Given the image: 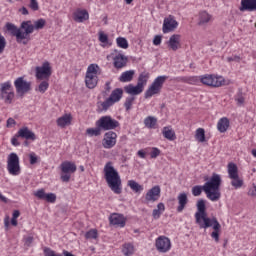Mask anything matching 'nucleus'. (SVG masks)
<instances>
[{
	"mask_svg": "<svg viewBox=\"0 0 256 256\" xmlns=\"http://www.w3.org/2000/svg\"><path fill=\"white\" fill-rule=\"evenodd\" d=\"M197 212L195 213L196 224L199 225L200 229H209L212 227L213 232L211 237L216 243H219V234L221 233V224L217 218H209L207 216V206L205 205V200L200 199L196 204Z\"/></svg>",
	"mask_w": 256,
	"mask_h": 256,
	"instance_id": "f257e3e1",
	"label": "nucleus"
},
{
	"mask_svg": "<svg viewBox=\"0 0 256 256\" xmlns=\"http://www.w3.org/2000/svg\"><path fill=\"white\" fill-rule=\"evenodd\" d=\"M47 21L45 19L40 18L34 22V25L31 24V20L23 21L18 28L13 23H6V29L13 35V37H16L17 43H22L24 39H27L33 31H39L40 29H43L45 27Z\"/></svg>",
	"mask_w": 256,
	"mask_h": 256,
	"instance_id": "f03ea898",
	"label": "nucleus"
},
{
	"mask_svg": "<svg viewBox=\"0 0 256 256\" xmlns=\"http://www.w3.org/2000/svg\"><path fill=\"white\" fill-rule=\"evenodd\" d=\"M221 176L219 174H212L209 181H207L203 186L196 185L192 188V195L194 197H199L201 193H206L207 198L210 201H219L221 199Z\"/></svg>",
	"mask_w": 256,
	"mask_h": 256,
	"instance_id": "7ed1b4c3",
	"label": "nucleus"
},
{
	"mask_svg": "<svg viewBox=\"0 0 256 256\" xmlns=\"http://www.w3.org/2000/svg\"><path fill=\"white\" fill-rule=\"evenodd\" d=\"M104 179L113 193L121 195L123 191V188L121 187V176H119V172L113 167L112 162H108L104 166Z\"/></svg>",
	"mask_w": 256,
	"mask_h": 256,
	"instance_id": "20e7f679",
	"label": "nucleus"
},
{
	"mask_svg": "<svg viewBox=\"0 0 256 256\" xmlns=\"http://www.w3.org/2000/svg\"><path fill=\"white\" fill-rule=\"evenodd\" d=\"M167 79V76H158L145 92V99H149L150 97H153V95H159L161 89H163V84Z\"/></svg>",
	"mask_w": 256,
	"mask_h": 256,
	"instance_id": "39448f33",
	"label": "nucleus"
},
{
	"mask_svg": "<svg viewBox=\"0 0 256 256\" xmlns=\"http://www.w3.org/2000/svg\"><path fill=\"white\" fill-rule=\"evenodd\" d=\"M200 81L203 85H206L207 87H223V85H226L225 78L212 74H206L201 76Z\"/></svg>",
	"mask_w": 256,
	"mask_h": 256,
	"instance_id": "423d86ee",
	"label": "nucleus"
},
{
	"mask_svg": "<svg viewBox=\"0 0 256 256\" xmlns=\"http://www.w3.org/2000/svg\"><path fill=\"white\" fill-rule=\"evenodd\" d=\"M122 98H123V89L121 88L114 89L110 97L106 99V101L101 103V107L103 111H107L109 107H113L115 103H119V101H121Z\"/></svg>",
	"mask_w": 256,
	"mask_h": 256,
	"instance_id": "0eeeda50",
	"label": "nucleus"
},
{
	"mask_svg": "<svg viewBox=\"0 0 256 256\" xmlns=\"http://www.w3.org/2000/svg\"><path fill=\"white\" fill-rule=\"evenodd\" d=\"M0 99H2L6 104L13 103V99H15V92H13V86H11V82L1 84Z\"/></svg>",
	"mask_w": 256,
	"mask_h": 256,
	"instance_id": "6e6552de",
	"label": "nucleus"
},
{
	"mask_svg": "<svg viewBox=\"0 0 256 256\" xmlns=\"http://www.w3.org/2000/svg\"><path fill=\"white\" fill-rule=\"evenodd\" d=\"M96 127H100L102 131H111L119 127V121L111 118V116H102L96 122Z\"/></svg>",
	"mask_w": 256,
	"mask_h": 256,
	"instance_id": "1a4fd4ad",
	"label": "nucleus"
},
{
	"mask_svg": "<svg viewBox=\"0 0 256 256\" xmlns=\"http://www.w3.org/2000/svg\"><path fill=\"white\" fill-rule=\"evenodd\" d=\"M7 170L10 175H19L21 166L19 165V156L16 153H10L7 160Z\"/></svg>",
	"mask_w": 256,
	"mask_h": 256,
	"instance_id": "9d476101",
	"label": "nucleus"
},
{
	"mask_svg": "<svg viewBox=\"0 0 256 256\" xmlns=\"http://www.w3.org/2000/svg\"><path fill=\"white\" fill-rule=\"evenodd\" d=\"M14 86L16 88L17 96L21 98H23L25 93L31 91V82H27L23 77L17 78L14 82Z\"/></svg>",
	"mask_w": 256,
	"mask_h": 256,
	"instance_id": "9b49d317",
	"label": "nucleus"
},
{
	"mask_svg": "<svg viewBox=\"0 0 256 256\" xmlns=\"http://www.w3.org/2000/svg\"><path fill=\"white\" fill-rule=\"evenodd\" d=\"M53 71L51 70V64L49 62H44L42 66L36 67V79L39 81L49 80Z\"/></svg>",
	"mask_w": 256,
	"mask_h": 256,
	"instance_id": "f8f14e48",
	"label": "nucleus"
},
{
	"mask_svg": "<svg viewBox=\"0 0 256 256\" xmlns=\"http://www.w3.org/2000/svg\"><path fill=\"white\" fill-rule=\"evenodd\" d=\"M156 249L159 253H167L171 251V240L166 236H160L155 242Z\"/></svg>",
	"mask_w": 256,
	"mask_h": 256,
	"instance_id": "ddd939ff",
	"label": "nucleus"
},
{
	"mask_svg": "<svg viewBox=\"0 0 256 256\" xmlns=\"http://www.w3.org/2000/svg\"><path fill=\"white\" fill-rule=\"evenodd\" d=\"M102 145L104 149H113L117 145V133L109 131L105 134Z\"/></svg>",
	"mask_w": 256,
	"mask_h": 256,
	"instance_id": "4468645a",
	"label": "nucleus"
},
{
	"mask_svg": "<svg viewBox=\"0 0 256 256\" xmlns=\"http://www.w3.org/2000/svg\"><path fill=\"white\" fill-rule=\"evenodd\" d=\"M166 45L170 51H179L181 49V35L173 34L166 42Z\"/></svg>",
	"mask_w": 256,
	"mask_h": 256,
	"instance_id": "2eb2a0df",
	"label": "nucleus"
},
{
	"mask_svg": "<svg viewBox=\"0 0 256 256\" xmlns=\"http://www.w3.org/2000/svg\"><path fill=\"white\" fill-rule=\"evenodd\" d=\"M159 197H161V187L154 186L145 195L146 201L148 203H155V201H159Z\"/></svg>",
	"mask_w": 256,
	"mask_h": 256,
	"instance_id": "dca6fc26",
	"label": "nucleus"
},
{
	"mask_svg": "<svg viewBox=\"0 0 256 256\" xmlns=\"http://www.w3.org/2000/svg\"><path fill=\"white\" fill-rule=\"evenodd\" d=\"M34 195L37 197V199H41L44 201H47V203H55L57 201V195L54 193H45V189H39L36 192H34Z\"/></svg>",
	"mask_w": 256,
	"mask_h": 256,
	"instance_id": "f3484780",
	"label": "nucleus"
},
{
	"mask_svg": "<svg viewBox=\"0 0 256 256\" xmlns=\"http://www.w3.org/2000/svg\"><path fill=\"white\" fill-rule=\"evenodd\" d=\"M110 225H114V227H125L127 223V219L123 214L113 213L109 216Z\"/></svg>",
	"mask_w": 256,
	"mask_h": 256,
	"instance_id": "a211bd4d",
	"label": "nucleus"
},
{
	"mask_svg": "<svg viewBox=\"0 0 256 256\" xmlns=\"http://www.w3.org/2000/svg\"><path fill=\"white\" fill-rule=\"evenodd\" d=\"M16 137H20L21 139H26V141H35L37 136L31 131L28 127H22L18 130Z\"/></svg>",
	"mask_w": 256,
	"mask_h": 256,
	"instance_id": "6ab92c4d",
	"label": "nucleus"
},
{
	"mask_svg": "<svg viewBox=\"0 0 256 256\" xmlns=\"http://www.w3.org/2000/svg\"><path fill=\"white\" fill-rule=\"evenodd\" d=\"M177 20L173 18V16H169L168 18L164 19L162 31L163 33H171L174 29H177Z\"/></svg>",
	"mask_w": 256,
	"mask_h": 256,
	"instance_id": "aec40b11",
	"label": "nucleus"
},
{
	"mask_svg": "<svg viewBox=\"0 0 256 256\" xmlns=\"http://www.w3.org/2000/svg\"><path fill=\"white\" fill-rule=\"evenodd\" d=\"M73 20L76 23H84V21H89V12L85 9H77L73 13Z\"/></svg>",
	"mask_w": 256,
	"mask_h": 256,
	"instance_id": "412c9836",
	"label": "nucleus"
},
{
	"mask_svg": "<svg viewBox=\"0 0 256 256\" xmlns=\"http://www.w3.org/2000/svg\"><path fill=\"white\" fill-rule=\"evenodd\" d=\"M177 199H178V206L176 211L178 213H183V210L185 209V207H187V204L189 203V198L187 197V193L185 192L180 193Z\"/></svg>",
	"mask_w": 256,
	"mask_h": 256,
	"instance_id": "4be33fe9",
	"label": "nucleus"
},
{
	"mask_svg": "<svg viewBox=\"0 0 256 256\" xmlns=\"http://www.w3.org/2000/svg\"><path fill=\"white\" fill-rule=\"evenodd\" d=\"M240 11H256V0H241Z\"/></svg>",
	"mask_w": 256,
	"mask_h": 256,
	"instance_id": "5701e85b",
	"label": "nucleus"
},
{
	"mask_svg": "<svg viewBox=\"0 0 256 256\" xmlns=\"http://www.w3.org/2000/svg\"><path fill=\"white\" fill-rule=\"evenodd\" d=\"M127 65V56L119 53L114 57V67L116 69H123Z\"/></svg>",
	"mask_w": 256,
	"mask_h": 256,
	"instance_id": "b1692460",
	"label": "nucleus"
},
{
	"mask_svg": "<svg viewBox=\"0 0 256 256\" xmlns=\"http://www.w3.org/2000/svg\"><path fill=\"white\" fill-rule=\"evenodd\" d=\"M60 169L62 173H75L77 171V166L75 163H72L70 161H65L60 165Z\"/></svg>",
	"mask_w": 256,
	"mask_h": 256,
	"instance_id": "393cba45",
	"label": "nucleus"
},
{
	"mask_svg": "<svg viewBox=\"0 0 256 256\" xmlns=\"http://www.w3.org/2000/svg\"><path fill=\"white\" fill-rule=\"evenodd\" d=\"M71 121H73V116H71V114H64L63 116L57 119L56 123L58 127L64 129V127H67V125L71 124Z\"/></svg>",
	"mask_w": 256,
	"mask_h": 256,
	"instance_id": "a878e982",
	"label": "nucleus"
},
{
	"mask_svg": "<svg viewBox=\"0 0 256 256\" xmlns=\"http://www.w3.org/2000/svg\"><path fill=\"white\" fill-rule=\"evenodd\" d=\"M124 91L128 93V95H141L143 93V89L138 84L133 86V84H129L128 86L124 87Z\"/></svg>",
	"mask_w": 256,
	"mask_h": 256,
	"instance_id": "bb28decb",
	"label": "nucleus"
},
{
	"mask_svg": "<svg viewBox=\"0 0 256 256\" xmlns=\"http://www.w3.org/2000/svg\"><path fill=\"white\" fill-rule=\"evenodd\" d=\"M99 81V78L97 77V75H87L85 77V83H86V87H88V89H95V87H97V83Z\"/></svg>",
	"mask_w": 256,
	"mask_h": 256,
	"instance_id": "cd10ccee",
	"label": "nucleus"
},
{
	"mask_svg": "<svg viewBox=\"0 0 256 256\" xmlns=\"http://www.w3.org/2000/svg\"><path fill=\"white\" fill-rule=\"evenodd\" d=\"M135 76V70H128L121 74L119 77L120 83H129L133 81V77Z\"/></svg>",
	"mask_w": 256,
	"mask_h": 256,
	"instance_id": "c85d7f7f",
	"label": "nucleus"
},
{
	"mask_svg": "<svg viewBox=\"0 0 256 256\" xmlns=\"http://www.w3.org/2000/svg\"><path fill=\"white\" fill-rule=\"evenodd\" d=\"M229 179H233L239 176V168L237 164L230 162L227 166Z\"/></svg>",
	"mask_w": 256,
	"mask_h": 256,
	"instance_id": "c756f323",
	"label": "nucleus"
},
{
	"mask_svg": "<svg viewBox=\"0 0 256 256\" xmlns=\"http://www.w3.org/2000/svg\"><path fill=\"white\" fill-rule=\"evenodd\" d=\"M217 129L220 133H225L229 129V119L227 117L221 118L218 121Z\"/></svg>",
	"mask_w": 256,
	"mask_h": 256,
	"instance_id": "7c9ffc66",
	"label": "nucleus"
},
{
	"mask_svg": "<svg viewBox=\"0 0 256 256\" xmlns=\"http://www.w3.org/2000/svg\"><path fill=\"white\" fill-rule=\"evenodd\" d=\"M212 16L211 14H208L207 11H202L199 13V21H198V25H207V23H209V21H211Z\"/></svg>",
	"mask_w": 256,
	"mask_h": 256,
	"instance_id": "2f4dec72",
	"label": "nucleus"
},
{
	"mask_svg": "<svg viewBox=\"0 0 256 256\" xmlns=\"http://www.w3.org/2000/svg\"><path fill=\"white\" fill-rule=\"evenodd\" d=\"M234 100L236 101V105L238 107H243V105H245V93H243V90H238L234 96Z\"/></svg>",
	"mask_w": 256,
	"mask_h": 256,
	"instance_id": "473e14b6",
	"label": "nucleus"
},
{
	"mask_svg": "<svg viewBox=\"0 0 256 256\" xmlns=\"http://www.w3.org/2000/svg\"><path fill=\"white\" fill-rule=\"evenodd\" d=\"M162 133L165 139H168V141H175V139H177L175 131H173V129H171L170 127H164Z\"/></svg>",
	"mask_w": 256,
	"mask_h": 256,
	"instance_id": "72a5a7b5",
	"label": "nucleus"
},
{
	"mask_svg": "<svg viewBox=\"0 0 256 256\" xmlns=\"http://www.w3.org/2000/svg\"><path fill=\"white\" fill-rule=\"evenodd\" d=\"M147 81H149V73L142 72L138 77L137 85L144 89L145 85H147Z\"/></svg>",
	"mask_w": 256,
	"mask_h": 256,
	"instance_id": "f704fd0d",
	"label": "nucleus"
},
{
	"mask_svg": "<svg viewBox=\"0 0 256 256\" xmlns=\"http://www.w3.org/2000/svg\"><path fill=\"white\" fill-rule=\"evenodd\" d=\"M144 125L147 129H155V126L157 125V118L153 116L146 117L144 119Z\"/></svg>",
	"mask_w": 256,
	"mask_h": 256,
	"instance_id": "c9c22d12",
	"label": "nucleus"
},
{
	"mask_svg": "<svg viewBox=\"0 0 256 256\" xmlns=\"http://www.w3.org/2000/svg\"><path fill=\"white\" fill-rule=\"evenodd\" d=\"M128 187H130L134 193H141V191H143V185L137 183L135 180H129Z\"/></svg>",
	"mask_w": 256,
	"mask_h": 256,
	"instance_id": "e433bc0d",
	"label": "nucleus"
},
{
	"mask_svg": "<svg viewBox=\"0 0 256 256\" xmlns=\"http://www.w3.org/2000/svg\"><path fill=\"white\" fill-rule=\"evenodd\" d=\"M230 179L232 180L231 185L232 187H234V189H241V187H243L244 182H243V179L239 177V175L234 176V178H230Z\"/></svg>",
	"mask_w": 256,
	"mask_h": 256,
	"instance_id": "4c0bfd02",
	"label": "nucleus"
},
{
	"mask_svg": "<svg viewBox=\"0 0 256 256\" xmlns=\"http://www.w3.org/2000/svg\"><path fill=\"white\" fill-rule=\"evenodd\" d=\"M122 253L126 256L133 255L135 253V247L131 243L124 244Z\"/></svg>",
	"mask_w": 256,
	"mask_h": 256,
	"instance_id": "58836bf2",
	"label": "nucleus"
},
{
	"mask_svg": "<svg viewBox=\"0 0 256 256\" xmlns=\"http://www.w3.org/2000/svg\"><path fill=\"white\" fill-rule=\"evenodd\" d=\"M101 127L96 126V128H88L86 130V134L89 135V137H99V135H101Z\"/></svg>",
	"mask_w": 256,
	"mask_h": 256,
	"instance_id": "ea45409f",
	"label": "nucleus"
},
{
	"mask_svg": "<svg viewBox=\"0 0 256 256\" xmlns=\"http://www.w3.org/2000/svg\"><path fill=\"white\" fill-rule=\"evenodd\" d=\"M178 81H181L182 83H188L189 85H196V83L199 82V79L195 76L181 77V78L178 79Z\"/></svg>",
	"mask_w": 256,
	"mask_h": 256,
	"instance_id": "a19ab883",
	"label": "nucleus"
},
{
	"mask_svg": "<svg viewBox=\"0 0 256 256\" xmlns=\"http://www.w3.org/2000/svg\"><path fill=\"white\" fill-rule=\"evenodd\" d=\"M195 138L199 141V143H205V129L198 128L196 130Z\"/></svg>",
	"mask_w": 256,
	"mask_h": 256,
	"instance_id": "79ce46f5",
	"label": "nucleus"
},
{
	"mask_svg": "<svg viewBox=\"0 0 256 256\" xmlns=\"http://www.w3.org/2000/svg\"><path fill=\"white\" fill-rule=\"evenodd\" d=\"M116 43L120 49H129V42H127L126 38L118 37Z\"/></svg>",
	"mask_w": 256,
	"mask_h": 256,
	"instance_id": "37998d69",
	"label": "nucleus"
},
{
	"mask_svg": "<svg viewBox=\"0 0 256 256\" xmlns=\"http://www.w3.org/2000/svg\"><path fill=\"white\" fill-rule=\"evenodd\" d=\"M49 89V80L42 81L39 85L36 91H39V93H45Z\"/></svg>",
	"mask_w": 256,
	"mask_h": 256,
	"instance_id": "c03bdc74",
	"label": "nucleus"
},
{
	"mask_svg": "<svg viewBox=\"0 0 256 256\" xmlns=\"http://www.w3.org/2000/svg\"><path fill=\"white\" fill-rule=\"evenodd\" d=\"M133 103H135V96L127 97L124 103V107L126 111H131V107H133Z\"/></svg>",
	"mask_w": 256,
	"mask_h": 256,
	"instance_id": "a18cd8bd",
	"label": "nucleus"
},
{
	"mask_svg": "<svg viewBox=\"0 0 256 256\" xmlns=\"http://www.w3.org/2000/svg\"><path fill=\"white\" fill-rule=\"evenodd\" d=\"M97 68H99L97 64H91L88 66L86 75H97Z\"/></svg>",
	"mask_w": 256,
	"mask_h": 256,
	"instance_id": "49530a36",
	"label": "nucleus"
},
{
	"mask_svg": "<svg viewBox=\"0 0 256 256\" xmlns=\"http://www.w3.org/2000/svg\"><path fill=\"white\" fill-rule=\"evenodd\" d=\"M85 237L87 239H97V230H89L88 232H86Z\"/></svg>",
	"mask_w": 256,
	"mask_h": 256,
	"instance_id": "de8ad7c7",
	"label": "nucleus"
},
{
	"mask_svg": "<svg viewBox=\"0 0 256 256\" xmlns=\"http://www.w3.org/2000/svg\"><path fill=\"white\" fill-rule=\"evenodd\" d=\"M99 41L100 43H109V36L105 34L103 31L99 32Z\"/></svg>",
	"mask_w": 256,
	"mask_h": 256,
	"instance_id": "09e8293b",
	"label": "nucleus"
},
{
	"mask_svg": "<svg viewBox=\"0 0 256 256\" xmlns=\"http://www.w3.org/2000/svg\"><path fill=\"white\" fill-rule=\"evenodd\" d=\"M60 179L63 181V183H69V181H71V174L69 172H61Z\"/></svg>",
	"mask_w": 256,
	"mask_h": 256,
	"instance_id": "8fccbe9b",
	"label": "nucleus"
},
{
	"mask_svg": "<svg viewBox=\"0 0 256 256\" xmlns=\"http://www.w3.org/2000/svg\"><path fill=\"white\" fill-rule=\"evenodd\" d=\"M160 155H161V150H159V148L153 147L150 153L151 159H157V157H159Z\"/></svg>",
	"mask_w": 256,
	"mask_h": 256,
	"instance_id": "3c124183",
	"label": "nucleus"
},
{
	"mask_svg": "<svg viewBox=\"0 0 256 256\" xmlns=\"http://www.w3.org/2000/svg\"><path fill=\"white\" fill-rule=\"evenodd\" d=\"M6 45L7 41L5 40V37L0 33V54L3 53V51H5Z\"/></svg>",
	"mask_w": 256,
	"mask_h": 256,
	"instance_id": "603ef678",
	"label": "nucleus"
},
{
	"mask_svg": "<svg viewBox=\"0 0 256 256\" xmlns=\"http://www.w3.org/2000/svg\"><path fill=\"white\" fill-rule=\"evenodd\" d=\"M29 7L32 11H39V2H37V0H30Z\"/></svg>",
	"mask_w": 256,
	"mask_h": 256,
	"instance_id": "864d4df0",
	"label": "nucleus"
},
{
	"mask_svg": "<svg viewBox=\"0 0 256 256\" xmlns=\"http://www.w3.org/2000/svg\"><path fill=\"white\" fill-rule=\"evenodd\" d=\"M44 255L45 256H61L59 254H56L55 251L51 250V248H45Z\"/></svg>",
	"mask_w": 256,
	"mask_h": 256,
	"instance_id": "5fc2aeb1",
	"label": "nucleus"
},
{
	"mask_svg": "<svg viewBox=\"0 0 256 256\" xmlns=\"http://www.w3.org/2000/svg\"><path fill=\"white\" fill-rule=\"evenodd\" d=\"M163 39V36L161 35H156L153 39V45H161V41Z\"/></svg>",
	"mask_w": 256,
	"mask_h": 256,
	"instance_id": "6e6d98bb",
	"label": "nucleus"
},
{
	"mask_svg": "<svg viewBox=\"0 0 256 256\" xmlns=\"http://www.w3.org/2000/svg\"><path fill=\"white\" fill-rule=\"evenodd\" d=\"M19 136L17 134L12 138L11 143L14 145V147H19L21 143H19Z\"/></svg>",
	"mask_w": 256,
	"mask_h": 256,
	"instance_id": "4d7b16f0",
	"label": "nucleus"
},
{
	"mask_svg": "<svg viewBox=\"0 0 256 256\" xmlns=\"http://www.w3.org/2000/svg\"><path fill=\"white\" fill-rule=\"evenodd\" d=\"M9 225H11V219L9 218V216H6L4 218V227H5L6 231L9 230Z\"/></svg>",
	"mask_w": 256,
	"mask_h": 256,
	"instance_id": "13d9d810",
	"label": "nucleus"
},
{
	"mask_svg": "<svg viewBox=\"0 0 256 256\" xmlns=\"http://www.w3.org/2000/svg\"><path fill=\"white\" fill-rule=\"evenodd\" d=\"M248 195L250 197H256V185L255 184H253V188H250L248 190Z\"/></svg>",
	"mask_w": 256,
	"mask_h": 256,
	"instance_id": "bf43d9fd",
	"label": "nucleus"
},
{
	"mask_svg": "<svg viewBox=\"0 0 256 256\" xmlns=\"http://www.w3.org/2000/svg\"><path fill=\"white\" fill-rule=\"evenodd\" d=\"M29 157H30V165H35V163H37V155H35V153H31Z\"/></svg>",
	"mask_w": 256,
	"mask_h": 256,
	"instance_id": "052dcab7",
	"label": "nucleus"
},
{
	"mask_svg": "<svg viewBox=\"0 0 256 256\" xmlns=\"http://www.w3.org/2000/svg\"><path fill=\"white\" fill-rule=\"evenodd\" d=\"M228 63H231L232 61H235L236 63H239L241 61V57L239 56H231L227 58Z\"/></svg>",
	"mask_w": 256,
	"mask_h": 256,
	"instance_id": "680f3d73",
	"label": "nucleus"
},
{
	"mask_svg": "<svg viewBox=\"0 0 256 256\" xmlns=\"http://www.w3.org/2000/svg\"><path fill=\"white\" fill-rule=\"evenodd\" d=\"M16 123H17V122L15 121V119L9 118V119L7 120L6 127H8V128L13 127V125H16Z\"/></svg>",
	"mask_w": 256,
	"mask_h": 256,
	"instance_id": "e2e57ef3",
	"label": "nucleus"
},
{
	"mask_svg": "<svg viewBox=\"0 0 256 256\" xmlns=\"http://www.w3.org/2000/svg\"><path fill=\"white\" fill-rule=\"evenodd\" d=\"M152 217L154 219H159V217H161V212L157 209H154L153 212H152Z\"/></svg>",
	"mask_w": 256,
	"mask_h": 256,
	"instance_id": "0e129e2a",
	"label": "nucleus"
},
{
	"mask_svg": "<svg viewBox=\"0 0 256 256\" xmlns=\"http://www.w3.org/2000/svg\"><path fill=\"white\" fill-rule=\"evenodd\" d=\"M137 155H138V157H140L141 159H145V157H146V153H145V151H143V150H139V151L137 152Z\"/></svg>",
	"mask_w": 256,
	"mask_h": 256,
	"instance_id": "69168bd1",
	"label": "nucleus"
},
{
	"mask_svg": "<svg viewBox=\"0 0 256 256\" xmlns=\"http://www.w3.org/2000/svg\"><path fill=\"white\" fill-rule=\"evenodd\" d=\"M19 12L22 13V15H29V10H27L26 7L20 8Z\"/></svg>",
	"mask_w": 256,
	"mask_h": 256,
	"instance_id": "338daca9",
	"label": "nucleus"
},
{
	"mask_svg": "<svg viewBox=\"0 0 256 256\" xmlns=\"http://www.w3.org/2000/svg\"><path fill=\"white\" fill-rule=\"evenodd\" d=\"M157 210L161 213V211H165V204L159 203L157 205Z\"/></svg>",
	"mask_w": 256,
	"mask_h": 256,
	"instance_id": "774afa93",
	"label": "nucleus"
}]
</instances>
